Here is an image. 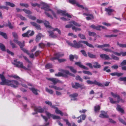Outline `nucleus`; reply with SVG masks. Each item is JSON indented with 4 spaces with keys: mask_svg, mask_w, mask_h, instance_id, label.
<instances>
[{
    "mask_svg": "<svg viewBox=\"0 0 126 126\" xmlns=\"http://www.w3.org/2000/svg\"><path fill=\"white\" fill-rule=\"evenodd\" d=\"M75 64L77 65L79 67L82 68L83 69L87 70L88 69V68L87 67L81 64V63L80 62H76L75 63Z\"/></svg>",
    "mask_w": 126,
    "mask_h": 126,
    "instance_id": "obj_18",
    "label": "nucleus"
},
{
    "mask_svg": "<svg viewBox=\"0 0 126 126\" xmlns=\"http://www.w3.org/2000/svg\"><path fill=\"white\" fill-rule=\"evenodd\" d=\"M10 43L11 45L12 46L13 48H16L17 47L16 45L13 43L11 41H10Z\"/></svg>",
    "mask_w": 126,
    "mask_h": 126,
    "instance_id": "obj_52",
    "label": "nucleus"
},
{
    "mask_svg": "<svg viewBox=\"0 0 126 126\" xmlns=\"http://www.w3.org/2000/svg\"><path fill=\"white\" fill-rule=\"evenodd\" d=\"M87 54L88 56L91 58H96L95 55H94L90 52H88Z\"/></svg>",
    "mask_w": 126,
    "mask_h": 126,
    "instance_id": "obj_28",
    "label": "nucleus"
},
{
    "mask_svg": "<svg viewBox=\"0 0 126 126\" xmlns=\"http://www.w3.org/2000/svg\"><path fill=\"white\" fill-rule=\"evenodd\" d=\"M86 115L85 114L82 115L77 118L78 119L81 117L82 120H84L86 118Z\"/></svg>",
    "mask_w": 126,
    "mask_h": 126,
    "instance_id": "obj_42",
    "label": "nucleus"
},
{
    "mask_svg": "<svg viewBox=\"0 0 126 126\" xmlns=\"http://www.w3.org/2000/svg\"><path fill=\"white\" fill-rule=\"evenodd\" d=\"M87 83L89 84H94L98 86H100L102 84L99 82H97L96 80H94V81L90 80H87L86 81Z\"/></svg>",
    "mask_w": 126,
    "mask_h": 126,
    "instance_id": "obj_9",
    "label": "nucleus"
},
{
    "mask_svg": "<svg viewBox=\"0 0 126 126\" xmlns=\"http://www.w3.org/2000/svg\"><path fill=\"white\" fill-rule=\"evenodd\" d=\"M120 81H126V77H121L119 79Z\"/></svg>",
    "mask_w": 126,
    "mask_h": 126,
    "instance_id": "obj_55",
    "label": "nucleus"
},
{
    "mask_svg": "<svg viewBox=\"0 0 126 126\" xmlns=\"http://www.w3.org/2000/svg\"><path fill=\"white\" fill-rule=\"evenodd\" d=\"M116 109L118 111L120 112L121 113H124V110L121 108L120 106L117 105Z\"/></svg>",
    "mask_w": 126,
    "mask_h": 126,
    "instance_id": "obj_27",
    "label": "nucleus"
},
{
    "mask_svg": "<svg viewBox=\"0 0 126 126\" xmlns=\"http://www.w3.org/2000/svg\"><path fill=\"white\" fill-rule=\"evenodd\" d=\"M79 36L80 38L83 39H85L86 38L85 36L82 34L81 33H79L78 35Z\"/></svg>",
    "mask_w": 126,
    "mask_h": 126,
    "instance_id": "obj_39",
    "label": "nucleus"
},
{
    "mask_svg": "<svg viewBox=\"0 0 126 126\" xmlns=\"http://www.w3.org/2000/svg\"><path fill=\"white\" fill-rule=\"evenodd\" d=\"M34 111H36L38 112L42 113L44 111V109L42 108L41 107H37L35 108Z\"/></svg>",
    "mask_w": 126,
    "mask_h": 126,
    "instance_id": "obj_17",
    "label": "nucleus"
},
{
    "mask_svg": "<svg viewBox=\"0 0 126 126\" xmlns=\"http://www.w3.org/2000/svg\"><path fill=\"white\" fill-rule=\"evenodd\" d=\"M0 9H5L7 10H8V7L5 6H0Z\"/></svg>",
    "mask_w": 126,
    "mask_h": 126,
    "instance_id": "obj_62",
    "label": "nucleus"
},
{
    "mask_svg": "<svg viewBox=\"0 0 126 126\" xmlns=\"http://www.w3.org/2000/svg\"><path fill=\"white\" fill-rule=\"evenodd\" d=\"M83 72L84 74H87L88 75H92V73L89 71H83Z\"/></svg>",
    "mask_w": 126,
    "mask_h": 126,
    "instance_id": "obj_49",
    "label": "nucleus"
},
{
    "mask_svg": "<svg viewBox=\"0 0 126 126\" xmlns=\"http://www.w3.org/2000/svg\"><path fill=\"white\" fill-rule=\"evenodd\" d=\"M100 109V107L98 105L94 107V110L95 112L99 111Z\"/></svg>",
    "mask_w": 126,
    "mask_h": 126,
    "instance_id": "obj_29",
    "label": "nucleus"
},
{
    "mask_svg": "<svg viewBox=\"0 0 126 126\" xmlns=\"http://www.w3.org/2000/svg\"><path fill=\"white\" fill-rule=\"evenodd\" d=\"M17 16L18 17H19L21 20H26L27 19L24 17L22 16V15H17Z\"/></svg>",
    "mask_w": 126,
    "mask_h": 126,
    "instance_id": "obj_48",
    "label": "nucleus"
},
{
    "mask_svg": "<svg viewBox=\"0 0 126 126\" xmlns=\"http://www.w3.org/2000/svg\"><path fill=\"white\" fill-rule=\"evenodd\" d=\"M55 112L58 114H60L62 116L63 115V112L59 110L58 108H56Z\"/></svg>",
    "mask_w": 126,
    "mask_h": 126,
    "instance_id": "obj_32",
    "label": "nucleus"
},
{
    "mask_svg": "<svg viewBox=\"0 0 126 126\" xmlns=\"http://www.w3.org/2000/svg\"><path fill=\"white\" fill-rule=\"evenodd\" d=\"M78 96L77 94L75 93L70 95V96L72 98H75L77 97Z\"/></svg>",
    "mask_w": 126,
    "mask_h": 126,
    "instance_id": "obj_53",
    "label": "nucleus"
},
{
    "mask_svg": "<svg viewBox=\"0 0 126 126\" xmlns=\"http://www.w3.org/2000/svg\"><path fill=\"white\" fill-rule=\"evenodd\" d=\"M29 64L28 65L27 68H26L27 69H25V70H31L30 69L32 68V63L30 62V63H29Z\"/></svg>",
    "mask_w": 126,
    "mask_h": 126,
    "instance_id": "obj_47",
    "label": "nucleus"
},
{
    "mask_svg": "<svg viewBox=\"0 0 126 126\" xmlns=\"http://www.w3.org/2000/svg\"><path fill=\"white\" fill-rule=\"evenodd\" d=\"M42 36V35L40 34L37 35L36 37V40L37 42L41 38Z\"/></svg>",
    "mask_w": 126,
    "mask_h": 126,
    "instance_id": "obj_38",
    "label": "nucleus"
},
{
    "mask_svg": "<svg viewBox=\"0 0 126 126\" xmlns=\"http://www.w3.org/2000/svg\"><path fill=\"white\" fill-rule=\"evenodd\" d=\"M108 66H106L104 67L103 70L104 71H106L107 72L109 73L110 72L111 70L110 69H108Z\"/></svg>",
    "mask_w": 126,
    "mask_h": 126,
    "instance_id": "obj_45",
    "label": "nucleus"
},
{
    "mask_svg": "<svg viewBox=\"0 0 126 126\" xmlns=\"http://www.w3.org/2000/svg\"><path fill=\"white\" fill-rule=\"evenodd\" d=\"M102 28L103 29H105V27L103 26H96L95 27V29H96L97 30H100V28Z\"/></svg>",
    "mask_w": 126,
    "mask_h": 126,
    "instance_id": "obj_43",
    "label": "nucleus"
},
{
    "mask_svg": "<svg viewBox=\"0 0 126 126\" xmlns=\"http://www.w3.org/2000/svg\"><path fill=\"white\" fill-rule=\"evenodd\" d=\"M69 2L70 3L73 4H76V5L78 3L75 0H69Z\"/></svg>",
    "mask_w": 126,
    "mask_h": 126,
    "instance_id": "obj_41",
    "label": "nucleus"
},
{
    "mask_svg": "<svg viewBox=\"0 0 126 126\" xmlns=\"http://www.w3.org/2000/svg\"><path fill=\"white\" fill-rule=\"evenodd\" d=\"M123 74V73H119L117 72H114L110 74L112 76H117L118 77H120L122 76Z\"/></svg>",
    "mask_w": 126,
    "mask_h": 126,
    "instance_id": "obj_25",
    "label": "nucleus"
},
{
    "mask_svg": "<svg viewBox=\"0 0 126 126\" xmlns=\"http://www.w3.org/2000/svg\"><path fill=\"white\" fill-rule=\"evenodd\" d=\"M46 68L47 69L50 68L52 67V65L50 64H48L46 65Z\"/></svg>",
    "mask_w": 126,
    "mask_h": 126,
    "instance_id": "obj_61",
    "label": "nucleus"
},
{
    "mask_svg": "<svg viewBox=\"0 0 126 126\" xmlns=\"http://www.w3.org/2000/svg\"><path fill=\"white\" fill-rule=\"evenodd\" d=\"M53 29V31H57L59 34H61V31H60V30H59L57 28H56L55 29H53V28H52V29Z\"/></svg>",
    "mask_w": 126,
    "mask_h": 126,
    "instance_id": "obj_54",
    "label": "nucleus"
},
{
    "mask_svg": "<svg viewBox=\"0 0 126 126\" xmlns=\"http://www.w3.org/2000/svg\"><path fill=\"white\" fill-rule=\"evenodd\" d=\"M22 10H23L25 13L28 14H31V12L29 10L25 9H23Z\"/></svg>",
    "mask_w": 126,
    "mask_h": 126,
    "instance_id": "obj_56",
    "label": "nucleus"
},
{
    "mask_svg": "<svg viewBox=\"0 0 126 126\" xmlns=\"http://www.w3.org/2000/svg\"><path fill=\"white\" fill-rule=\"evenodd\" d=\"M43 23L46 27L52 29V27L49 25V23L48 21L44 20Z\"/></svg>",
    "mask_w": 126,
    "mask_h": 126,
    "instance_id": "obj_24",
    "label": "nucleus"
},
{
    "mask_svg": "<svg viewBox=\"0 0 126 126\" xmlns=\"http://www.w3.org/2000/svg\"><path fill=\"white\" fill-rule=\"evenodd\" d=\"M40 5L39 7L42 9H44V10L46 11H50L52 14L53 16L55 17H56V14L51 9L49 8L48 6L45 3L42 2L40 4H39Z\"/></svg>",
    "mask_w": 126,
    "mask_h": 126,
    "instance_id": "obj_3",
    "label": "nucleus"
},
{
    "mask_svg": "<svg viewBox=\"0 0 126 126\" xmlns=\"http://www.w3.org/2000/svg\"><path fill=\"white\" fill-rule=\"evenodd\" d=\"M17 60L16 59L14 61L15 63H13V64L17 67H20L24 69H27L26 67L23 65V64L22 62H20L19 61H17Z\"/></svg>",
    "mask_w": 126,
    "mask_h": 126,
    "instance_id": "obj_6",
    "label": "nucleus"
},
{
    "mask_svg": "<svg viewBox=\"0 0 126 126\" xmlns=\"http://www.w3.org/2000/svg\"><path fill=\"white\" fill-rule=\"evenodd\" d=\"M57 13L58 14H61L62 15L67 16L68 17H71V16L67 13L66 11H63L58 10L57 11Z\"/></svg>",
    "mask_w": 126,
    "mask_h": 126,
    "instance_id": "obj_8",
    "label": "nucleus"
},
{
    "mask_svg": "<svg viewBox=\"0 0 126 126\" xmlns=\"http://www.w3.org/2000/svg\"><path fill=\"white\" fill-rule=\"evenodd\" d=\"M47 79L52 82L54 85L58 83H62V81L55 78H47Z\"/></svg>",
    "mask_w": 126,
    "mask_h": 126,
    "instance_id": "obj_11",
    "label": "nucleus"
},
{
    "mask_svg": "<svg viewBox=\"0 0 126 126\" xmlns=\"http://www.w3.org/2000/svg\"><path fill=\"white\" fill-rule=\"evenodd\" d=\"M111 94L114 97L117 98V100H118V102H119L120 101V97L119 95L116 94H114L112 92H111Z\"/></svg>",
    "mask_w": 126,
    "mask_h": 126,
    "instance_id": "obj_19",
    "label": "nucleus"
},
{
    "mask_svg": "<svg viewBox=\"0 0 126 126\" xmlns=\"http://www.w3.org/2000/svg\"><path fill=\"white\" fill-rule=\"evenodd\" d=\"M0 48L2 51H5V47L2 44L0 43Z\"/></svg>",
    "mask_w": 126,
    "mask_h": 126,
    "instance_id": "obj_35",
    "label": "nucleus"
},
{
    "mask_svg": "<svg viewBox=\"0 0 126 126\" xmlns=\"http://www.w3.org/2000/svg\"><path fill=\"white\" fill-rule=\"evenodd\" d=\"M0 35L3 36L5 39H7V37L6 34L0 31Z\"/></svg>",
    "mask_w": 126,
    "mask_h": 126,
    "instance_id": "obj_46",
    "label": "nucleus"
},
{
    "mask_svg": "<svg viewBox=\"0 0 126 126\" xmlns=\"http://www.w3.org/2000/svg\"><path fill=\"white\" fill-rule=\"evenodd\" d=\"M105 11L108 13V15H110L111 13L114 10L113 9H110L109 8H105Z\"/></svg>",
    "mask_w": 126,
    "mask_h": 126,
    "instance_id": "obj_23",
    "label": "nucleus"
},
{
    "mask_svg": "<svg viewBox=\"0 0 126 126\" xmlns=\"http://www.w3.org/2000/svg\"><path fill=\"white\" fill-rule=\"evenodd\" d=\"M72 29L73 30H75V32H77L78 31H80L81 30V29L80 28H76L74 26H73L72 27Z\"/></svg>",
    "mask_w": 126,
    "mask_h": 126,
    "instance_id": "obj_51",
    "label": "nucleus"
},
{
    "mask_svg": "<svg viewBox=\"0 0 126 126\" xmlns=\"http://www.w3.org/2000/svg\"><path fill=\"white\" fill-rule=\"evenodd\" d=\"M5 3L6 5H8L12 7H13L15 6V5L14 4L9 2H5Z\"/></svg>",
    "mask_w": 126,
    "mask_h": 126,
    "instance_id": "obj_36",
    "label": "nucleus"
},
{
    "mask_svg": "<svg viewBox=\"0 0 126 126\" xmlns=\"http://www.w3.org/2000/svg\"><path fill=\"white\" fill-rule=\"evenodd\" d=\"M60 71H61L63 72V74H64L66 75L67 76V75H69L73 77H75V75L71 73H70L69 71L67 70H65L61 69L60 70Z\"/></svg>",
    "mask_w": 126,
    "mask_h": 126,
    "instance_id": "obj_14",
    "label": "nucleus"
},
{
    "mask_svg": "<svg viewBox=\"0 0 126 126\" xmlns=\"http://www.w3.org/2000/svg\"><path fill=\"white\" fill-rule=\"evenodd\" d=\"M69 23L70 24H67L66 25L65 27L66 28H69L73 27V25L76 26L80 27V25L78 23L75 21H71L69 22Z\"/></svg>",
    "mask_w": 126,
    "mask_h": 126,
    "instance_id": "obj_7",
    "label": "nucleus"
},
{
    "mask_svg": "<svg viewBox=\"0 0 126 126\" xmlns=\"http://www.w3.org/2000/svg\"><path fill=\"white\" fill-rule=\"evenodd\" d=\"M14 42L16 44H18L20 47L21 49L25 52L28 55H29V53L28 50L26 49L23 48V47L24 46V42L22 43L18 41L17 40L14 39L13 40Z\"/></svg>",
    "mask_w": 126,
    "mask_h": 126,
    "instance_id": "obj_5",
    "label": "nucleus"
},
{
    "mask_svg": "<svg viewBox=\"0 0 126 126\" xmlns=\"http://www.w3.org/2000/svg\"><path fill=\"white\" fill-rule=\"evenodd\" d=\"M93 67L96 68H99L101 67L100 65L98 63L96 62H95L93 63Z\"/></svg>",
    "mask_w": 126,
    "mask_h": 126,
    "instance_id": "obj_22",
    "label": "nucleus"
},
{
    "mask_svg": "<svg viewBox=\"0 0 126 126\" xmlns=\"http://www.w3.org/2000/svg\"><path fill=\"white\" fill-rule=\"evenodd\" d=\"M117 45L119 46V47L122 48H126V44H120L117 42Z\"/></svg>",
    "mask_w": 126,
    "mask_h": 126,
    "instance_id": "obj_33",
    "label": "nucleus"
},
{
    "mask_svg": "<svg viewBox=\"0 0 126 126\" xmlns=\"http://www.w3.org/2000/svg\"><path fill=\"white\" fill-rule=\"evenodd\" d=\"M48 32L49 34V36L50 37L52 38H55L57 37L56 35L54 34V33L52 32L48 31Z\"/></svg>",
    "mask_w": 126,
    "mask_h": 126,
    "instance_id": "obj_30",
    "label": "nucleus"
},
{
    "mask_svg": "<svg viewBox=\"0 0 126 126\" xmlns=\"http://www.w3.org/2000/svg\"><path fill=\"white\" fill-rule=\"evenodd\" d=\"M63 56V54H61L60 53H58L55 54V57L50 58V60L53 61L54 60L57 59L60 62H63L66 61V60L64 59H59V58Z\"/></svg>",
    "mask_w": 126,
    "mask_h": 126,
    "instance_id": "obj_4",
    "label": "nucleus"
},
{
    "mask_svg": "<svg viewBox=\"0 0 126 126\" xmlns=\"http://www.w3.org/2000/svg\"><path fill=\"white\" fill-rule=\"evenodd\" d=\"M55 76H56L60 77L62 76L65 78H67L68 76L67 75L64 74H63L60 72H59L58 74H55Z\"/></svg>",
    "mask_w": 126,
    "mask_h": 126,
    "instance_id": "obj_20",
    "label": "nucleus"
},
{
    "mask_svg": "<svg viewBox=\"0 0 126 126\" xmlns=\"http://www.w3.org/2000/svg\"><path fill=\"white\" fill-rule=\"evenodd\" d=\"M102 49L103 50L106 52H108L113 53V51L111 49L109 48H103Z\"/></svg>",
    "mask_w": 126,
    "mask_h": 126,
    "instance_id": "obj_50",
    "label": "nucleus"
},
{
    "mask_svg": "<svg viewBox=\"0 0 126 126\" xmlns=\"http://www.w3.org/2000/svg\"><path fill=\"white\" fill-rule=\"evenodd\" d=\"M119 121L122 123L123 124L126 125V122L124 121L122 119L119 118Z\"/></svg>",
    "mask_w": 126,
    "mask_h": 126,
    "instance_id": "obj_58",
    "label": "nucleus"
},
{
    "mask_svg": "<svg viewBox=\"0 0 126 126\" xmlns=\"http://www.w3.org/2000/svg\"><path fill=\"white\" fill-rule=\"evenodd\" d=\"M46 90L47 92L51 94H52L54 92L52 90L49 89L47 88H46Z\"/></svg>",
    "mask_w": 126,
    "mask_h": 126,
    "instance_id": "obj_40",
    "label": "nucleus"
},
{
    "mask_svg": "<svg viewBox=\"0 0 126 126\" xmlns=\"http://www.w3.org/2000/svg\"><path fill=\"white\" fill-rule=\"evenodd\" d=\"M72 87L75 89H77L79 87L81 89L83 88V85H81L79 83H72Z\"/></svg>",
    "mask_w": 126,
    "mask_h": 126,
    "instance_id": "obj_13",
    "label": "nucleus"
},
{
    "mask_svg": "<svg viewBox=\"0 0 126 126\" xmlns=\"http://www.w3.org/2000/svg\"><path fill=\"white\" fill-rule=\"evenodd\" d=\"M31 5H32V6H33V7H35L36 6H37L38 7H39L40 6L39 5V4L37 3H31Z\"/></svg>",
    "mask_w": 126,
    "mask_h": 126,
    "instance_id": "obj_63",
    "label": "nucleus"
},
{
    "mask_svg": "<svg viewBox=\"0 0 126 126\" xmlns=\"http://www.w3.org/2000/svg\"><path fill=\"white\" fill-rule=\"evenodd\" d=\"M109 99L110 100V102L112 104H115V103H119V102H118V100L117 101H114L113 100V98L111 97H109Z\"/></svg>",
    "mask_w": 126,
    "mask_h": 126,
    "instance_id": "obj_37",
    "label": "nucleus"
},
{
    "mask_svg": "<svg viewBox=\"0 0 126 126\" xmlns=\"http://www.w3.org/2000/svg\"><path fill=\"white\" fill-rule=\"evenodd\" d=\"M88 34L89 36H94L95 35V33L94 32H91L90 31L88 32Z\"/></svg>",
    "mask_w": 126,
    "mask_h": 126,
    "instance_id": "obj_60",
    "label": "nucleus"
},
{
    "mask_svg": "<svg viewBox=\"0 0 126 126\" xmlns=\"http://www.w3.org/2000/svg\"><path fill=\"white\" fill-rule=\"evenodd\" d=\"M67 43L70 46L76 48H79L80 47L84 48V47L82 45V43L85 44L86 45L90 47L94 48V47L92 44L89 43L87 41H80L77 43L76 40L73 41L74 44L68 41H66Z\"/></svg>",
    "mask_w": 126,
    "mask_h": 126,
    "instance_id": "obj_2",
    "label": "nucleus"
},
{
    "mask_svg": "<svg viewBox=\"0 0 126 126\" xmlns=\"http://www.w3.org/2000/svg\"><path fill=\"white\" fill-rule=\"evenodd\" d=\"M20 4L21 6H24L26 8L28 7L29 6V5L27 4L20 3Z\"/></svg>",
    "mask_w": 126,
    "mask_h": 126,
    "instance_id": "obj_57",
    "label": "nucleus"
},
{
    "mask_svg": "<svg viewBox=\"0 0 126 126\" xmlns=\"http://www.w3.org/2000/svg\"><path fill=\"white\" fill-rule=\"evenodd\" d=\"M100 56L101 58L105 60L111 59L109 56L106 54H101Z\"/></svg>",
    "mask_w": 126,
    "mask_h": 126,
    "instance_id": "obj_15",
    "label": "nucleus"
},
{
    "mask_svg": "<svg viewBox=\"0 0 126 126\" xmlns=\"http://www.w3.org/2000/svg\"><path fill=\"white\" fill-rule=\"evenodd\" d=\"M66 68H69L70 71L72 72L75 73L76 72V70L74 69L73 67L71 66H66L65 67Z\"/></svg>",
    "mask_w": 126,
    "mask_h": 126,
    "instance_id": "obj_26",
    "label": "nucleus"
},
{
    "mask_svg": "<svg viewBox=\"0 0 126 126\" xmlns=\"http://www.w3.org/2000/svg\"><path fill=\"white\" fill-rule=\"evenodd\" d=\"M46 113L47 116H48V118H50V117H52L54 119H60V117L59 116L51 114L47 111L46 112Z\"/></svg>",
    "mask_w": 126,
    "mask_h": 126,
    "instance_id": "obj_12",
    "label": "nucleus"
},
{
    "mask_svg": "<svg viewBox=\"0 0 126 126\" xmlns=\"http://www.w3.org/2000/svg\"><path fill=\"white\" fill-rule=\"evenodd\" d=\"M0 78L2 81L0 82V84L1 85H6L12 87H17L19 84L17 81L15 80H10L5 79L4 76L0 74Z\"/></svg>",
    "mask_w": 126,
    "mask_h": 126,
    "instance_id": "obj_1",
    "label": "nucleus"
},
{
    "mask_svg": "<svg viewBox=\"0 0 126 126\" xmlns=\"http://www.w3.org/2000/svg\"><path fill=\"white\" fill-rule=\"evenodd\" d=\"M34 34V32L33 31L29 30L26 33L22 34V35L23 37H28L33 35Z\"/></svg>",
    "mask_w": 126,
    "mask_h": 126,
    "instance_id": "obj_10",
    "label": "nucleus"
},
{
    "mask_svg": "<svg viewBox=\"0 0 126 126\" xmlns=\"http://www.w3.org/2000/svg\"><path fill=\"white\" fill-rule=\"evenodd\" d=\"M111 57L112 59L116 60H119V58L117 57H116L113 54L111 55Z\"/></svg>",
    "mask_w": 126,
    "mask_h": 126,
    "instance_id": "obj_59",
    "label": "nucleus"
},
{
    "mask_svg": "<svg viewBox=\"0 0 126 126\" xmlns=\"http://www.w3.org/2000/svg\"><path fill=\"white\" fill-rule=\"evenodd\" d=\"M30 89L32 90V92L36 95L37 94V91L38 90L34 88H30Z\"/></svg>",
    "mask_w": 126,
    "mask_h": 126,
    "instance_id": "obj_31",
    "label": "nucleus"
},
{
    "mask_svg": "<svg viewBox=\"0 0 126 126\" xmlns=\"http://www.w3.org/2000/svg\"><path fill=\"white\" fill-rule=\"evenodd\" d=\"M86 18V19L88 20H91L94 18V17L92 14H89V15Z\"/></svg>",
    "mask_w": 126,
    "mask_h": 126,
    "instance_id": "obj_34",
    "label": "nucleus"
},
{
    "mask_svg": "<svg viewBox=\"0 0 126 126\" xmlns=\"http://www.w3.org/2000/svg\"><path fill=\"white\" fill-rule=\"evenodd\" d=\"M12 33L13 37L15 39H17L18 38V36L17 33L13 32Z\"/></svg>",
    "mask_w": 126,
    "mask_h": 126,
    "instance_id": "obj_44",
    "label": "nucleus"
},
{
    "mask_svg": "<svg viewBox=\"0 0 126 126\" xmlns=\"http://www.w3.org/2000/svg\"><path fill=\"white\" fill-rule=\"evenodd\" d=\"M101 113L99 115L100 117L102 118H108L109 116L107 114V113L104 111H101Z\"/></svg>",
    "mask_w": 126,
    "mask_h": 126,
    "instance_id": "obj_16",
    "label": "nucleus"
},
{
    "mask_svg": "<svg viewBox=\"0 0 126 126\" xmlns=\"http://www.w3.org/2000/svg\"><path fill=\"white\" fill-rule=\"evenodd\" d=\"M121 66L126 65V60H124L121 63Z\"/></svg>",
    "mask_w": 126,
    "mask_h": 126,
    "instance_id": "obj_64",
    "label": "nucleus"
},
{
    "mask_svg": "<svg viewBox=\"0 0 126 126\" xmlns=\"http://www.w3.org/2000/svg\"><path fill=\"white\" fill-rule=\"evenodd\" d=\"M30 23L32 26L34 27H35L37 29H40V25L38 24L35 23L33 22H30Z\"/></svg>",
    "mask_w": 126,
    "mask_h": 126,
    "instance_id": "obj_21",
    "label": "nucleus"
}]
</instances>
